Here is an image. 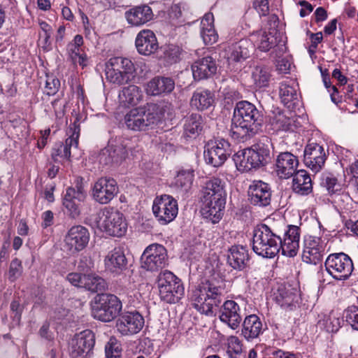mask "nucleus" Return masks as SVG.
Returning a JSON list of instances; mask_svg holds the SVG:
<instances>
[{
	"instance_id": "1",
	"label": "nucleus",
	"mask_w": 358,
	"mask_h": 358,
	"mask_svg": "<svg viewBox=\"0 0 358 358\" xmlns=\"http://www.w3.org/2000/svg\"><path fill=\"white\" fill-rule=\"evenodd\" d=\"M226 197L224 181L217 177L206 180L201 192L203 217L213 224L219 222L224 214Z\"/></svg>"
},
{
	"instance_id": "2",
	"label": "nucleus",
	"mask_w": 358,
	"mask_h": 358,
	"mask_svg": "<svg viewBox=\"0 0 358 358\" xmlns=\"http://www.w3.org/2000/svg\"><path fill=\"white\" fill-rule=\"evenodd\" d=\"M224 289V281L219 276L211 275L202 280L192 291L194 308L206 315L213 313V308L221 303Z\"/></svg>"
},
{
	"instance_id": "3",
	"label": "nucleus",
	"mask_w": 358,
	"mask_h": 358,
	"mask_svg": "<svg viewBox=\"0 0 358 358\" xmlns=\"http://www.w3.org/2000/svg\"><path fill=\"white\" fill-rule=\"evenodd\" d=\"M263 119L255 105L247 101H238L234 110L232 126L256 134L262 132Z\"/></svg>"
},
{
	"instance_id": "4",
	"label": "nucleus",
	"mask_w": 358,
	"mask_h": 358,
	"mask_svg": "<svg viewBox=\"0 0 358 358\" xmlns=\"http://www.w3.org/2000/svg\"><path fill=\"white\" fill-rule=\"evenodd\" d=\"M281 238L265 224L257 225L253 230L252 250L266 258L274 257L280 250Z\"/></svg>"
},
{
	"instance_id": "5",
	"label": "nucleus",
	"mask_w": 358,
	"mask_h": 358,
	"mask_svg": "<svg viewBox=\"0 0 358 358\" xmlns=\"http://www.w3.org/2000/svg\"><path fill=\"white\" fill-rule=\"evenodd\" d=\"M271 160L270 150L264 144H256L250 148L238 151L234 156L237 169L248 172L266 166Z\"/></svg>"
},
{
	"instance_id": "6",
	"label": "nucleus",
	"mask_w": 358,
	"mask_h": 358,
	"mask_svg": "<svg viewBox=\"0 0 358 358\" xmlns=\"http://www.w3.org/2000/svg\"><path fill=\"white\" fill-rule=\"evenodd\" d=\"M105 75L108 82L120 86L135 78L136 67L129 58L113 57L105 64Z\"/></svg>"
},
{
	"instance_id": "7",
	"label": "nucleus",
	"mask_w": 358,
	"mask_h": 358,
	"mask_svg": "<svg viewBox=\"0 0 358 358\" xmlns=\"http://www.w3.org/2000/svg\"><path fill=\"white\" fill-rule=\"evenodd\" d=\"M94 226L108 235L121 237L127 231V224L123 214L113 208L106 207L94 217Z\"/></svg>"
},
{
	"instance_id": "8",
	"label": "nucleus",
	"mask_w": 358,
	"mask_h": 358,
	"mask_svg": "<svg viewBox=\"0 0 358 358\" xmlns=\"http://www.w3.org/2000/svg\"><path fill=\"white\" fill-rule=\"evenodd\" d=\"M122 309V301L112 294H97L92 302V317L104 322L113 320Z\"/></svg>"
},
{
	"instance_id": "9",
	"label": "nucleus",
	"mask_w": 358,
	"mask_h": 358,
	"mask_svg": "<svg viewBox=\"0 0 358 358\" xmlns=\"http://www.w3.org/2000/svg\"><path fill=\"white\" fill-rule=\"evenodd\" d=\"M157 282L159 297L167 303H176L184 295L185 289L180 279L169 271L161 272Z\"/></svg>"
},
{
	"instance_id": "10",
	"label": "nucleus",
	"mask_w": 358,
	"mask_h": 358,
	"mask_svg": "<svg viewBox=\"0 0 358 358\" xmlns=\"http://www.w3.org/2000/svg\"><path fill=\"white\" fill-rule=\"evenodd\" d=\"M232 150L228 140L217 136L208 142L203 154L205 161L214 167L220 166L230 156Z\"/></svg>"
},
{
	"instance_id": "11",
	"label": "nucleus",
	"mask_w": 358,
	"mask_h": 358,
	"mask_svg": "<svg viewBox=\"0 0 358 358\" xmlns=\"http://www.w3.org/2000/svg\"><path fill=\"white\" fill-rule=\"evenodd\" d=\"M279 35L278 31H267L266 29H261L253 33L250 40L259 50L268 52L273 49L274 51L272 53L275 52V57H280L287 51V48L285 43L278 39Z\"/></svg>"
},
{
	"instance_id": "12",
	"label": "nucleus",
	"mask_w": 358,
	"mask_h": 358,
	"mask_svg": "<svg viewBox=\"0 0 358 358\" xmlns=\"http://www.w3.org/2000/svg\"><path fill=\"white\" fill-rule=\"evenodd\" d=\"M152 212L160 224L165 225L175 220L178 213V201L172 196H157L152 204Z\"/></svg>"
},
{
	"instance_id": "13",
	"label": "nucleus",
	"mask_w": 358,
	"mask_h": 358,
	"mask_svg": "<svg viewBox=\"0 0 358 358\" xmlns=\"http://www.w3.org/2000/svg\"><path fill=\"white\" fill-rule=\"evenodd\" d=\"M325 267L327 272L338 280L348 279L354 269L351 258L343 252L329 255L325 261Z\"/></svg>"
},
{
	"instance_id": "14",
	"label": "nucleus",
	"mask_w": 358,
	"mask_h": 358,
	"mask_svg": "<svg viewBox=\"0 0 358 358\" xmlns=\"http://www.w3.org/2000/svg\"><path fill=\"white\" fill-rule=\"evenodd\" d=\"M141 268L148 271H158L168 264V255L166 248L160 244L148 245L141 257Z\"/></svg>"
},
{
	"instance_id": "15",
	"label": "nucleus",
	"mask_w": 358,
	"mask_h": 358,
	"mask_svg": "<svg viewBox=\"0 0 358 358\" xmlns=\"http://www.w3.org/2000/svg\"><path fill=\"white\" fill-rule=\"evenodd\" d=\"M95 344V336L90 329L76 334L69 343V354L72 358H88Z\"/></svg>"
},
{
	"instance_id": "16",
	"label": "nucleus",
	"mask_w": 358,
	"mask_h": 358,
	"mask_svg": "<svg viewBox=\"0 0 358 358\" xmlns=\"http://www.w3.org/2000/svg\"><path fill=\"white\" fill-rule=\"evenodd\" d=\"M118 193L117 182L109 177L97 179L92 187V196L101 204L108 203Z\"/></svg>"
},
{
	"instance_id": "17",
	"label": "nucleus",
	"mask_w": 358,
	"mask_h": 358,
	"mask_svg": "<svg viewBox=\"0 0 358 358\" xmlns=\"http://www.w3.org/2000/svg\"><path fill=\"white\" fill-rule=\"evenodd\" d=\"M325 243L319 237L308 236L305 237L302 259L308 264H317L322 262L325 255Z\"/></svg>"
},
{
	"instance_id": "18",
	"label": "nucleus",
	"mask_w": 358,
	"mask_h": 358,
	"mask_svg": "<svg viewBox=\"0 0 358 358\" xmlns=\"http://www.w3.org/2000/svg\"><path fill=\"white\" fill-rule=\"evenodd\" d=\"M144 318L138 312H127L116 321L117 331L122 336H130L138 333L144 326Z\"/></svg>"
},
{
	"instance_id": "19",
	"label": "nucleus",
	"mask_w": 358,
	"mask_h": 358,
	"mask_svg": "<svg viewBox=\"0 0 358 358\" xmlns=\"http://www.w3.org/2000/svg\"><path fill=\"white\" fill-rule=\"evenodd\" d=\"M90 241L88 229L81 225L72 227L65 236V247L71 252L75 253L86 248Z\"/></svg>"
},
{
	"instance_id": "20",
	"label": "nucleus",
	"mask_w": 358,
	"mask_h": 358,
	"mask_svg": "<svg viewBox=\"0 0 358 358\" xmlns=\"http://www.w3.org/2000/svg\"><path fill=\"white\" fill-rule=\"evenodd\" d=\"M327 155L323 146L316 143H309L305 148L303 162L312 171L317 173L324 166Z\"/></svg>"
},
{
	"instance_id": "21",
	"label": "nucleus",
	"mask_w": 358,
	"mask_h": 358,
	"mask_svg": "<svg viewBox=\"0 0 358 358\" xmlns=\"http://www.w3.org/2000/svg\"><path fill=\"white\" fill-rule=\"evenodd\" d=\"M272 192L268 183L262 180H255L248 189V197L251 204L266 207L271 203Z\"/></svg>"
},
{
	"instance_id": "22",
	"label": "nucleus",
	"mask_w": 358,
	"mask_h": 358,
	"mask_svg": "<svg viewBox=\"0 0 358 358\" xmlns=\"http://www.w3.org/2000/svg\"><path fill=\"white\" fill-rule=\"evenodd\" d=\"M219 318L231 329H236L242 321L239 305L234 300L224 301L220 308Z\"/></svg>"
},
{
	"instance_id": "23",
	"label": "nucleus",
	"mask_w": 358,
	"mask_h": 358,
	"mask_svg": "<svg viewBox=\"0 0 358 358\" xmlns=\"http://www.w3.org/2000/svg\"><path fill=\"white\" fill-rule=\"evenodd\" d=\"M299 164L297 157L290 152L280 153L275 162V171L280 178H289L296 173Z\"/></svg>"
},
{
	"instance_id": "24",
	"label": "nucleus",
	"mask_w": 358,
	"mask_h": 358,
	"mask_svg": "<svg viewBox=\"0 0 358 358\" xmlns=\"http://www.w3.org/2000/svg\"><path fill=\"white\" fill-rule=\"evenodd\" d=\"M300 228L296 225H289L283 238H281L280 250L283 255L294 257L299 248Z\"/></svg>"
},
{
	"instance_id": "25",
	"label": "nucleus",
	"mask_w": 358,
	"mask_h": 358,
	"mask_svg": "<svg viewBox=\"0 0 358 358\" xmlns=\"http://www.w3.org/2000/svg\"><path fill=\"white\" fill-rule=\"evenodd\" d=\"M127 259L124 249L117 247L108 252L104 258L106 269L114 274L119 275L127 268Z\"/></svg>"
},
{
	"instance_id": "26",
	"label": "nucleus",
	"mask_w": 358,
	"mask_h": 358,
	"mask_svg": "<svg viewBox=\"0 0 358 358\" xmlns=\"http://www.w3.org/2000/svg\"><path fill=\"white\" fill-rule=\"evenodd\" d=\"M85 195L80 187L75 189L69 187L66 189L63 197V206L71 217H77L80 213V203L84 201Z\"/></svg>"
},
{
	"instance_id": "27",
	"label": "nucleus",
	"mask_w": 358,
	"mask_h": 358,
	"mask_svg": "<svg viewBox=\"0 0 358 358\" xmlns=\"http://www.w3.org/2000/svg\"><path fill=\"white\" fill-rule=\"evenodd\" d=\"M135 45L138 53L143 55H150L159 48L157 37L150 29H143L137 34Z\"/></svg>"
},
{
	"instance_id": "28",
	"label": "nucleus",
	"mask_w": 358,
	"mask_h": 358,
	"mask_svg": "<svg viewBox=\"0 0 358 358\" xmlns=\"http://www.w3.org/2000/svg\"><path fill=\"white\" fill-rule=\"evenodd\" d=\"M255 49L250 39L243 38L229 47L227 59L231 62H243L250 57Z\"/></svg>"
},
{
	"instance_id": "29",
	"label": "nucleus",
	"mask_w": 358,
	"mask_h": 358,
	"mask_svg": "<svg viewBox=\"0 0 358 358\" xmlns=\"http://www.w3.org/2000/svg\"><path fill=\"white\" fill-rule=\"evenodd\" d=\"M153 17L152 8L146 4L134 6L125 12L128 24L134 27L143 25L151 21Z\"/></svg>"
},
{
	"instance_id": "30",
	"label": "nucleus",
	"mask_w": 358,
	"mask_h": 358,
	"mask_svg": "<svg viewBox=\"0 0 358 358\" xmlns=\"http://www.w3.org/2000/svg\"><path fill=\"white\" fill-rule=\"evenodd\" d=\"M192 70L195 80L207 79L217 71L215 60L210 56L199 59L192 65Z\"/></svg>"
},
{
	"instance_id": "31",
	"label": "nucleus",
	"mask_w": 358,
	"mask_h": 358,
	"mask_svg": "<svg viewBox=\"0 0 358 358\" xmlns=\"http://www.w3.org/2000/svg\"><path fill=\"white\" fill-rule=\"evenodd\" d=\"M175 88V81L171 77L155 76L147 84L146 92L149 95L159 96L170 94Z\"/></svg>"
},
{
	"instance_id": "32",
	"label": "nucleus",
	"mask_w": 358,
	"mask_h": 358,
	"mask_svg": "<svg viewBox=\"0 0 358 358\" xmlns=\"http://www.w3.org/2000/svg\"><path fill=\"white\" fill-rule=\"evenodd\" d=\"M250 261L248 250L242 245H233L228 252L227 263L234 269L243 270Z\"/></svg>"
},
{
	"instance_id": "33",
	"label": "nucleus",
	"mask_w": 358,
	"mask_h": 358,
	"mask_svg": "<svg viewBox=\"0 0 358 358\" xmlns=\"http://www.w3.org/2000/svg\"><path fill=\"white\" fill-rule=\"evenodd\" d=\"M276 303L285 310H292L299 303V292L290 287L280 286L275 293Z\"/></svg>"
},
{
	"instance_id": "34",
	"label": "nucleus",
	"mask_w": 358,
	"mask_h": 358,
	"mask_svg": "<svg viewBox=\"0 0 358 358\" xmlns=\"http://www.w3.org/2000/svg\"><path fill=\"white\" fill-rule=\"evenodd\" d=\"M79 136H69L64 143L57 145L52 149V159L55 162L69 161L71 157V149H76L78 145Z\"/></svg>"
},
{
	"instance_id": "35",
	"label": "nucleus",
	"mask_w": 358,
	"mask_h": 358,
	"mask_svg": "<svg viewBox=\"0 0 358 358\" xmlns=\"http://www.w3.org/2000/svg\"><path fill=\"white\" fill-rule=\"evenodd\" d=\"M264 331L263 324L260 318L255 315H250L244 319L242 335L248 341L257 338Z\"/></svg>"
},
{
	"instance_id": "36",
	"label": "nucleus",
	"mask_w": 358,
	"mask_h": 358,
	"mask_svg": "<svg viewBox=\"0 0 358 358\" xmlns=\"http://www.w3.org/2000/svg\"><path fill=\"white\" fill-rule=\"evenodd\" d=\"M214 94L209 90L197 89L190 99V106L197 110H205L213 106Z\"/></svg>"
},
{
	"instance_id": "37",
	"label": "nucleus",
	"mask_w": 358,
	"mask_h": 358,
	"mask_svg": "<svg viewBox=\"0 0 358 358\" xmlns=\"http://www.w3.org/2000/svg\"><path fill=\"white\" fill-rule=\"evenodd\" d=\"M293 176L292 188L296 193L308 195L312 192V180L306 171L299 170Z\"/></svg>"
},
{
	"instance_id": "38",
	"label": "nucleus",
	"mask_w": 358,
	"mask_h": 358,
	"mask_svg": "<svg viewBox=\"0 0 358 358\" xmlns=\"http://www.w3.org/2000/svg\"><path fill=\"white\" fill-rule=\"evenodd\" d=\"M124 121L127 128L133 131H143L148 127L139 107L127 113Z\"/></svg>"
},
{
	"instance_id": "39",
	"label": "nucleus",
	"mask_w": 358,
	"mask_h": 358,
	"mask_svg": "<svg viewBox=\"0 0 358 358\" xmlns=\"http://www.w3.org/2000/svg\"><path fill=\"white\" fill-rule=\"evenodd\" d=\"M270 129L273 132L290 131L294 132L291 124V120L284 115L280 110L273 112V115L270 118Z\"/></svg>"
},
{
	"instance_id": "40",
	"label": "nucleus",
	"mask_w": 358,
	"mask_h": 358,
	"mask_svg": "<svg viewBox=\"0 0 358 358\" xmlns=\"http://www.w3.org/2000/svg\"><path fill=\"white\" fill-rule=\"evenodd\" d=\"M120 100L129 105H137L142 99L143 94L140 87L131 85L122 88L119 94Z\"/></svg>"
},
{
	"instance_id": "41",
	"label": "nucleus",
	"mask_w": 358,
	"mask_h": 358,
	"mask_svg": "<svg viewBox=\"0 0 358 358\" xmlns=\"http://www.w3.org/2000/svg\"><path fill=\"white\" fill-rule=\"evenodd\" d=\"M251 78L256 88L267 87L271 78L269 68L263 65L256 66L252 69Z\"/></svg>"
},
{
	"instance_id": "42",
	"label": "nucleus",
	"mask_w": 358,
	"mask_h": 358,
	"mask_svg": "<svg viewBox=\"0 0 358 358\" xmlns=\"http://www.w3.org/2000/svg\"><path fill=\"white\" fill-rule=\"evenodd\" d=\"M83 281V288L93 292H102L107 288L105 280L95 273L84 274Z\"/></svg>"
},
{
	"instance_id": "43",
	"label": "nucleus",
	"mask_w": 358,
	"mask_h": 358,
	"mask_svg": "<svg viewBox=\"0 0 358 358\" xmlns=\"http://www.w3.org/2000/svg\"><path fill=\"white\" fill-rule=\"evenodd\" d=\"M296 85H291L287 83H281L280 86V96L283 104L287 108H292L297 100Z\"/></svg>"
},
{
	"instance_id": "44",
	"label": "nucleus",
	"mask_w": 358,
	"mask_h": 358,
	"mask_svg": "<svg viewBox=\"0 0 358 358\" xmlns=\"http://www.w3.org/2000/svg\"><path fill=\"white\" fill-rule=\"evenodd\" d=\"M194 171L191 169H181L178 172L173 183V187L187 191L194 180Z\"/></svg>"
},
{
	"instance_id": "45",
	"label": "nucleus",
	"mask_w": 358,
	"mask_h": 358,
	"mask_svg": "<svg viewBox=\"0 0 358 358\" xmlns=\"http://www.w3.org/2000/svg\"><path fill=\"white\" fill-rule=\"evenodd\" d=\"M139 110L144 117L147 127L162 120V113H159L157 103H148L144 106L139 107Z\"/></svg>"
},
{
	"instance_id": "46",
	"label": "nucleus",
	"mask_w": 358,
	"mask_h": 358,
	"mask_svg": "<svg viewBox=\"0 0 358 358\" xmlns=\"http://www.w3.org/2000/svg\"><path fill=\"white\" fill-rule=\"evenodd\" d=\"M203 123L199 114L192 113L187 117L184 123V132L185 134H199L203 130Z\"/></svg>"
},
{
	"instance_id": "47",
	"label": "nucleus",
	"mask_w": 358,
	"mask_h": 358,
	"mask_svg": "<svg viewBox=\"0 0 358 358\" xmlns=\"http://www.w3.org/2000/svg\"><path fill=\"white\" fill-rule=\"evenodd\" d=\"M243 351V344L237 336H231L227 338V353L230 358H240Z\"/></svg>"
},
{
	"instance_id": "48",
	"label": "nucleus",
	"mask_w": 358,
	"mask_h": 358,
	"mask_svg": "<svg viewBox=\"0 0 358 358\" xmlns=\"http://www.w3.org/2000/svg\"><path fill=\"white\" fill-rule=\"evenodd\" d=\"M318 324L327 332H336L340 328V320L333 313L324 315Z\"/></svg>"
},
{
	"instance_id": "49",
	"label": "nucleus",
	"mask_w": 358,
	"mask_h": 358,
	"mask_svg": "<svg viewBox=\"0 0 358 358\" xmlns=\"http://www.w3.org/2000/svg\"><path fill=\"white\" fill-rule=\"evenodd\" d=\"M320 185L324 187L328 194H333L340 189V185L334 174L330 173H324L320 178Z\"/></svg>"
},
{
	"instance_id": "50",
	"label": "nucleus",
	"mask_w": 358,
	"mask_h": 358,
	"mask_svg": "<svg viewBox=\"0 0 358 358\" xmlns=\"http://www.w3.org/2000/svg\"><path fill=\"white\" fill-rule=\"evenodd\" d=\"M40 28L43 32V36L40 34V39L43 49H49L51 46V36L52 34V29L50 24L45 21H39Z\"/></svg>"
},
{
	"instance_id": "51",
	"label": "nucleus",
	"mask_w": 358,
	"mask_h": 358,
	"mask_svg": "<svg viewBox=\"0 0 358 358\" xmlns=\"http://www.w3.org/2000/svg\"><path fill=\"white\" fill-rule=\"evenodd\" d=\"M121 345L115 337H111L105 346L107 358H120L121 355Z\"/></svg>"
},
{
	"instance_id": "52",
	"label": "nucleus",
	"mask_w": 358,
	"mask_h": 358,
	"mask_svg": "<svg viewBox=\"0 0 358 358\" xmlns=\"http://www.w3.org/2000/svg\"><path fill=\"white\" fill-rule=\"evenodd\" d=\"M181 50L177 45H169L164 52V57L168 64L176 63L180 58Z\"/></svg>"
},
{
	"instance_id": "53",
	"label": "nucleus",
	"mask_w": 358,
	"mask_h": 358,
	"mask_svg": "<svg viewBox=\"0 0 358 358\" xmlns=\"http://www.w3.org/2000/svg\"><path fill=\"white\" fill-rule=\"evenodd\" d=\"M83 44V38L81 35H76L73 40L71 41L66 47L67 50V55L69 56H72L73 54H76V52H78L82 49V45Z\"/></svg>"
},
{
	"instance_id": "54",
	"label": "nucleus",
	"mask_w": 358,
	"mask_h": 358,
	"mask_svg": "<svg viewBox=\"0 0 358 358\" xmlns=\"http://www.w3.org/2000/svg\"><path fill=\"white\" fill-rule=\"evenodd\" d=\"M22 273V266L21 261L17 258L13 259L10 264L9 279L11 281H14L21 275Z\"/></svg>"
},
{
	"instance_id": "55",
	"label": "nucleus",
	"mask_w": 358,
	"mask_h": 358,
	"mask_svg": "<svg viewBox=\"0 0 358 358\" xmlns=\"http://www.w3.org/2000/svg\"><path fill=\"white\" fill-rule=\"evenodd\" d=\"M346 321L358 331V306H350L346 310Z\"/></svg>"
},
{
	"instance_id": "56",
	"label": "nucleus",
	"mask_w": 358,
	"mask_h": 358,
	"mask_svg": "<svg viewBox=\"0 0 358 358\" xmlns=\"http://www.w3.org/2000/svg\"><path fill=\"white\" fill-rule=\"evenodd\" d=\"M60 87V81L59 79L53 76H47L45 90V93L50 96L57 93Z\"/></svg>"
},
{
	"instance_id": "57",
	"label": "nucleus",
	"mask_w": 358,
	"mask_h": 358,
	"mask_svg": "<svg viewBox=\"0 0 358 358\" xmlns=\"http://www.w3.org/2000/svg\"><path fill=\"white\" fill-rule=\"evenodd\" d=\"M201 36L206 45H212L216 43L218 39V35L214 27L209 28V29H206V30L201 31Z\"/></svg>"
},
{
	"instance_id": "58",
	"label": "nucleus",
	"mask_w": 358,
	"mask_h": 358,
	"mask_svg": "<svg viewBox=\"0 0 358 358\" xmlns=\"http://www.w3.org/2000/svg\"><path fill=\"white\" fill-rule=\"evenodd\" d=\"M253 6L259 15L266 16L268 14V0H255Z\"/></svg>"
},
{
	"instance_id": "59",
	"label": "nucleus",
	"mask_w": 358,
	"mask_h": 358,
	"mask_svg": "<svg viewBox=\"0 0 358 358\" xmlns=\"http://www.w3.org/2000/svg\"><path fill=\"white\" fill-rule=\"evenodd\" d=\"M68 58L73 63V64H78L83 68L87 65V57L83 50H81L72 56H69Z\"/></svg>"
},
{
	"instance_id": "60",
	"label": "nucleus",
	"mask_w": 358,
	"mask_h": 358,
	"mask_svg": "<svg viewBox=\"0 0 358 358\" xmlns=\"http://www.w3.org/2000/svg\"><path fill=\"white\" fill-rule=\"evenodd\" d=\"M157 106L159 111V113H162V119L166 114L168 116H172L174 112V106L171 103L169 102H161L159 103H157Z\"/></svg>"
},
{
	"instance_id": "61",
	"label": "nucleus",
	"mask_w": 358,
	"mask_h": 358,
	"mask_svg": "<svg viewBox=\"0 0 358 358\" xmlns=\"http://www.w3.org/2000/svg\"><path fill=\"white\" fill-rule=\"evenodd\" d=\"M68 281L73 286L83 287L84 275L78 273H71L66 276Z\"/></svg>"
},
{
	"instance_id": "62",
	"label": "nucleus",
	"mask_w": 358,
	"mask_h": 358,
	"mask_svg": "<svg viewBox=\"0 0 358 358\" xmlns=\"http://www.w3.org/2000/svg\"><path fill=\"white\" fill-rule=\"evenodd\" d=\"M78 269L82 272H88L94 267V262L90 257L83 256L78 264Z\"/></svg>"
},
{
	"instance_id": "63",
	"label": "nucleus",
	"mask_w": 358,
	"mask_h": 358,
	"mask_svg": "<svg viewBox=\"0 0 358 358\" xmlns=\"http://www.w3.org/2000/svg\"><path fill=\"white\" fill-rule=\"evenodd\" d=\"M41 227L45 229L50 227L54 223V214L51 210H45L41 215Z\"/></svg>"
},
{
	"instance_id": "64",
	"label": "nucleus",
	"mask_w": 358,
	"mask_h": 358,
	"mask_svg": "<svg viewBox=\"0 0 358 358\" xmlns=\"http://www.w3.org/2000/svg\"><path fill=\"white\" fill-rule=\"evenodd\" d=\"M214 27V17L213 13H208L205 14L201 22V31L209 29Z\"/></svg>"
}]
</instances>
